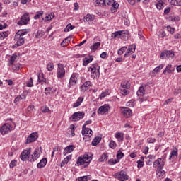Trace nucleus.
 Segmentation results:
<instances>
[{"mask_svg":"<svg viewBox=\"0 0 181 181\" xmlns=\"http://www.w3.org/2000/svg\"><path fill=\"white\" fill-rule=\"evenodd\" d=\"M90 160H93V156L84 154L78 158L76 166H80L81 165H84V163H90Z\"/></svg>","mask_w":181,"mask_h":181,"instance_id":"obj_1","label":"nucleus"},{"mask_svg":"<svg viewBox=\"0 0 181 181\" xmlns=\"http://www.w3.org/2000/svg\"><path fill=\"white\" fill-rule=\"evenodd\" d=\"M42 155V147H37L33 154H29L28 160L29 162H35L40 158Z\"/></svg>","mask_w":181,"mask_h":181,"instance_id":"obj_2","label":"nucleus"},{"mask_svg":"<svg viewBox=\"0 0 181 181\" xmlns=\"http://www.w3.org/2000/svg\"><path fill=\"white\" fill-rule=\"evenodd\" d=\"M91 74L90 76L92 78H95L97 76L100 75V66H98V64H93L92 66L90 67Z\"/></svg>","mask_w":181,"mask_h":181,"instance_id":"obj_3","label":"nucleus"},{"mask_svg":"<svg viewBox=\"0 0 181 181\" xmlns=\"http://www.w3.org/2000/svg\"><path fill=\"white\" fill-rule=\"evenodd\" d=\"M82 135L84 141H90V138H91V136L93 135V130L88 128H86V130H84V127H82Z\"/></svg>","mask_w":181,"mask_h":181,"instance_id":"obj_4","label":"nucleus"},{"mask_svg":"<svg viewBox=\"0 0 181 181\" xmlns=\"http://www.w3.org/2000/svg\"><path fill=\"white\" fill-rule=\"evenodd\" d=\"M30 21L29 13H25L21 16V19L18 22V25L20 26H22V25H28Z\"/></svg>","mask_w":181,"mask_h":181,"instance_id":"obj_5","label":"nucleus"},{"mask_svg":"<svg viewBox=\"0 0 181 181\" xmlns=\"http://www.w3.org/2000/svg\"><path fill=\"white\" fill-rule=\"evenodd\" d=\"M107 5L112 6L110 9L112 12H117L119 6V4H118L115 0H107Z\"/></svg>","mask_w":181,"mask_h":181,"instance_id":"obj_6","label":"nucleus"},{"mask_svg":"<svg viewBox=\"0 0 181 181\" xmlns=\"http://www.w3.org/2000/svg\"><path fill=\"white\" fill-rule=\"evenodd\" d=\"M175 57V52L172 50H165L164 52H161L160 57V59H166L167 57Z\"/></svg>","mask_w":181,"mask_h":181,"instance_id":"obj_7","label":"nucleus"},{"mask_svg":"<svg viewBox=\"0 0 181 181\" xmlns=\"http://www.w3.org/2000/svg\"><path fill=\"white\" fill-rule=\"evenodd\" d=\"M66 74V71L64 70V67L63 64H58V70H57V77L58 78H63Z\"/></svg>","mask_w":181,"mask_h":181,"instance_id":"obj_8","label":"nucleus"},{"mask_svg":"<svg viewBox=\"0 0 181 181\" xmlns=\"http://www.w3.org/2000/svg\"><path fill=\"white\" fill-rule=\"evenodd\" d=\"M115 176L120 181L128 180V175L125 174V172L124 171L116 173Z\"/></svg>","mask_w":181,"mask_h":181,"instance_id":"obj_9","label":"nucleus"},{"mask_svg":"<svg viewBox=\"0 0 181 181\" xmlns=\"http://www.w3.org/2000/svg\"><path fill=\"white\" fill-rule=\"evenodd\" d=\"M153 168H158V169H163L165 166V162L163 158H158L153 163Z\"/></svg>","mask_w":181,"mask_h":181,"instance_id":"obj_10","label":"nucleus"},{"mask_svg":"<svg viewBox=\"0 0 181 181\" xmlns=\"http://www.w3.org/2000/svg\"><path fill=\"white\" fill-rule=\"evenodd\" d=\"M84 115H86L84 112H76L72 115L71 118L72 119H76V121H80V119L84 118Z\"/></svg>","mask_w":181,"mask_h":181,"instance_id":"obj_11","label":"nucleus"},{"mask_svg":"<svg viewBox=\"0 0 181 181\" xmlns=\"http://www.w3.org/2000/svg\"><path fill=\"white\" fill-rule=\"evenodd\" d=\"M108 110H110V105L105 104L103 106H100L98 110V114H100L101 115L105 114V112H108Z\"/></svg>","mask_w":181,"mask_h":181,"instance_id":"obj_12","label":"nucleus"},{"mask_svg":"<svg viewBox=\"0 0 181 181\" xmlns=\"http://www.w3.org/2000/svg\"><path fill=\"white\" fill-rule=\"evenodd\" d=\"M37 138V132L31 133L30 136L27 138L25 144H31V142H35V141H36Z\"/></svg>","mask_w":181,"mask_h":181,"instance_id":"obj_13","label":"nucleus"},{"mask_svg":"<svg viewBox=\"0 0 181 181\" xmlns=\"http://www.w3.org/2000/svg\"><path fill=\"white\" fill-rule=\"evenodd\" d=\"M29 155H30V148H29L28 150H24L20 158L21 159V160H23V162L26 161V159H28V158H29Z\"/></svg>","mask_w":181,"mask_h":181,"instance_id":"obj_14","label":"nucleus"},{"mask_svg":"<svg viewBox=\"0 0 181 181\" xmlns=\"http://www.w3.org/2000/svg\"><path fill=\"white\" fill-rule=\"evenodd\" d=\"M122 114H123L124 117L126 118H129V117L132 116V110L129 107H124L122 110Z\"/></svg>","mask_w":181,"mask_h":181,"instance_id":"obj_15","label":"nucleus"},{"mask_svg":"<svg viewBox=\"0 0 181 181\" xmlns=\"http://www.w3.org/2000/svg\"><path fill=\"white\" fill-rule=\"evenodd\" d=\"M11 131V125L9 124H4L0 129V132L3 135Z\"/></svg>","mask_w":181,"mask_h":181,"instance_id":"obj_16","label":"nucleus"},{"mask_svg":"<svg viewBox=\"0 0 181 181\" xmlns=\"http://www.w3.org/2000/svg\"><path fill=\"white\" fill-rule=\"evenodd\" d=\"M90 87H91V82L90 81H87L81 86V91H83V93H86L87 90H90Z\"/></svg>","mask_w":181,"mask_h":181,"instance_id":"obj_17","label":"nucleus"},{"mask_svg":"<svg viewBox=\"0 0 181 181\" xmlns=\"http://www.w3.org/2000/svg\"><path fill=\"white\" fill-rule=\"evenodd\" d=\"M74 149H76V146L74 145L67 146L64 150L63 155L66 156L67 155V153H71V152H73Z\"/></svg>","mask_w":181,"mask_h":181,"instance_id":"obj_18","label":"nucleus"},{"mask_svg":"<svg viewBox=\"0 0 181 181\" xmlns=\"http://www.w3.org/2000/svg\"><path fill=\"white\" fill-rule=\"evenodd\" d=\"M47 163V158H42L40 160V163L37 165V168L38 169H42V168H45Z\"/></svg>","mask_w":181,"mask_h":181,"instance_id":"obj_19","label":"nucleus"},{"mask_svg":"<svg viewBox=\"0 0 181 181\" xmlns=\"http://www.w3.org/2000/svg\"><path fill=\"white\" fill-rule=\"evenodd\" d=\"M25 43V38L22 37H18V40L16 43L13 46V47H19V46H22Z\"/></svg>","mask_w":181,"mask_h":181,"instance_id":"obj_20","label":"nucleus"},{"mask_svg":"<svg viewBox=\"0 0 181 181\" xmlns=\"http://www.w3.org/2000/svg\"><path fill=\"white\" fill-rule=\"evenodd\" d=\"M125 35V31L124 30H119V31H116L112 34V37H119V36H122V35Z\"/></svg>","mask_w":181,"mask_h":181,"instance_id":"obj_21","label":"nucleus"},{"mask_svg":"<svg viewBox=\"0 0 181 181\" xmlns=\"http://www.w3.org/2000/svg\"><path fill=\"white\" fill-rule=\"evenodd\" d=\"M172 69V64H169L163 71V74H169L175 71V68Z\"/></svg>","mask_w":181,"mask_h":181,"instance_id":"obj_22","label":"nucleus"},{"mask_svg":"<svg viewBox=\"0 0 181 181\" xmlns=\"http://www.w3.org/2000/svg\"><path fill=\"white\" fill-rule=\"evenodd\" d=\"M90 58H84L83 61V66H87L88 64V63H91L93 62V60L94 59V58L93 57V56H90Z\"/></svg>","mask_w":181,"mask_h":181,"instance_id":"obj_23","label":"nucleus"},{"mask_svg":"<svg viewBox=\"0 0 181 181\" xmlns=\"http://www.w3.org/2000/svg\"><path fill=\"white\" fill-rule=\"evenodd\" d=\"M71 40V37H67L66 38H65L62 42H61V46L62 47H66V46H68V43L69 42H70Z\"/></svg>","mask_w":181,"mask_h":181,"instance_id":"obj_24","label":"nucleus"},{"mask_svg":"<svg viewBox=\"0 0 181 181\" xmlns=\"http://www.w3.org/2000/svg\"><path fill=\"white\" fill-rule=\"evenodd\" d=\"M100 141H101V137L100 136L95 137L91 143L92 146H97V145L100 144Z\"/></svg>","mask_w":181,"mask_h":181,"instance_id":"obj_25","label":"nucleus"},{"mask_svg":"<svg viewBox=\"0 0 181 181\" xmlns=\"http://www.w3.org/2000/svg\"><path fill=\"white\" fill-rule=\"evenodd\" d=\"M28 33V32L25 31V30H19L16 35V37H22V36H25V35H26Z\"/></svg>","mask_w":181,"mask_h":181,"instance_id":"obj_26","label":"nucleus"},{"mask_svg":"<svg viewBox=\"0 0 181 181\" xmlns=\"http://www.w3.org/2000/svg\"><path fill=\"white\" fill-rule=\"evenodd\" d=\"M144 94H145V89L144 88V86H140L137 90V95L138 97H142Z\"/></svg>","mask_w":181,"mask_h":181,"instance_id":"obj_27","label":"nucleus"},{"mask_svg":"<svg viewBox=\"0 0 181 181\" xmlns=\"http://www.w3.org/2000/svg\"><path fill=\"white\" fill-rule=\"evenodd\" d=\"M70 159H71V155L68 156L64 159V160L61 163V166L63 167L64 165H67Z\"/></svg>","mask_w":181,"mask_h":181,"instance_id":"obj_28","label":"nucleus"},{"mask_svg":"<svg viewBox=\"0 0 181 181\" xmlns=\"http://www.w3.org/2000/svg\"><path fill=\"white\" fill-rule=\"evenodd\" d=\"M100 46H101L100 42H95V44L90 46V50L95 52V50H97L98 47H100Z\"/></svg>","mask_w":181,"mask_h":181,"instance_id":"obj_29","label":"nucleus"},{"mask_svg":"<svg viewBox=\"0 0 181 181\" xmlns=\"http://www.w3.org/2000/svg\"><path fill=\"white\" fill-rule=\"evenodd\" d=\"M88 179H91L90 175H85L83 177H79L78 179H76V181H88Z\"/></svg>","mask_w":181,"mask_h":181,"instance_id":"obj_30","label":"nucleus"},{"mask_svg":"<svg viewBox=\"0 0 181 181\" xmlns=\"http://www.w3.org/2000/svg\"><path fill=\"white\" fill-rule=\"evenodd\" d=\"M16 59H18V55L13 54L10 58L8 66H12V64H13V62L16 60Z\"/></svg>","mask_w":181,"mask_h":181,"instance_id":"obj_31","label":"nucleus"},{"mask_svg":"<svg viewBox=\"0 0 181 181\" xmlns=\"http://www.w3.org/2000/svg\"><path fill=\"white\" fill-rule=\"evenodd\" d=\"M84 22H88V23H90L93 21V16L90 14H87L86 16L83 18Z\"/></svg>","mask_w":181,"mask_h":181,"instance_id":"obj_32","label":"nucleus"},{"mask_svg":"<svg viewBox=\"0 0 181 181\" xmlns=\"http://www.w3.org/2000/svg\"><path fill=\"white\" fill-rule=\"evenodd\" d=\"M77 83V80H76V76L72 75L69 80V84L70 86H74Z\"/></svg>","mask_w":181,"mask_h":181,"instance_id":"obj_33","label":"nucleus"},{"mask_svg":"<svg viewBox=\"0 0 181 181\" xmlns=\"http://www.w3.org/2000/svg\"><path fill=\"white\" fill-rule=\"evenodd\" d=\"M104 160H108L107 153H104L99 158V162H104Z\"/></svg>","mask_w":181,"mask_h":181,"instance_id":"obj_34","label":"nucleus"},{"mask_svg":"<svg viewBox=\"0 0 181 181\" xmlns=\"http://www.w3.org/2000/svg\"><path fill=\"white\" fill-rule=\"evenodd\" d=\"M43 36H45V31L42 30H38L35 35L36 39H40V37H43Z\"/></svg>","mask_w":181,"mask_h":181,"instance_id":"obj_35","label":"nucleus"},{"mask_svg":"<svg viewBox=\"0 0 181 181\" xmlns=\"http://www.w3.org/2000/svg\"><path fill=\"white\" fill-rule=\"evenodd\" d=\"M121 87H122V88L128 89L130 87L129 83L127 81H123V82L121 83Z\"/></svg>","mask_w":181,"mask_h":181,"instance_id":"obj_36","label":"nucleus"},{"mask_svg":"<svg viewBox=\"0 0 181 181\" xmlns=\"http://www.w3.org/2000/svg\"><path fill=\"white\" fill-rule=\"evenodd\" d=\"M136 49V45L133 44L129 46L127 50L132 53H135Z\"/></svg>","mask_w":181,"mask_h":181,"instance_id":"obj_37","label":"nucleus"},{"mask_svg":"<svg viewBox=\"0 0 181 181\" xmlns=\"http://www.w3.org/2000/svg\"><path fill=\"white\" fill-rule=\"evenodd\" d=\"M171 5H174L175 6H180L181 0H171Z\"/></svg>","mask_w":181,"mask_h":181,"instance_id":"obj_38","label":"nucleus"},{"mask_svg":"<svg viewBox=\"0 0 181 181\" xmlns=\"http://www.w3.org/2000/svg\"><path fill=\"white\" fill-rule=\"evenodd\" d=\"M163 4H165V3L163 2V0L158 1L157 4H156L157 9H159V11H160V9H162V8L163 6Z\"/></svg>","mask_w":181,"mask_h":181,"instance_id":"obj_39","label":"nucleus"},{"mask_svg":"<svg viewBox=\"0 0 181 181\" xmlns=\"http://www.w3.org/2000/svg\"><path fill=\"white\" fill-rule=\"evenodd\" d=\"M54 69V64L52 62H49L47 65V69L48 71H52Z\"/></svg>","mask_w":181,"mask_h":181,"instance_id":"obj_40","label":"nucleus"},{"mask_svg":"<svg viewBox=\"0 0 181 181\" xmlns=\"http://www.w3.org/2000/svg\"><path fill=\"white\" fill-rule=\"evenodd\" d=\"M109 146L111 149H115L117 148V143L114 140H111L109 143Z\"/></svg>","mask_w":181,"mask_h":181,"instance_id":"obj_41","label":"nucleus"},{"mask_svg":"<svg viewBox=\"0 0 181 181\" xmlns=\"http://www.w3.org/2000/svg\"><path fill=\"white\" fill-rule=\"evenodd\" d=\"M76 28L74 25H72L71 23L67 25L66 28L64 29V32H69V30H73Z\"/></svg>","mask_w":181,"mask_h":181,"instance_id":"obj_42","label":"nucleus"},{"mask_svg":"<svg viewBox=\"0 0 181 181\" xmlns=\"http://www.w3.org/2000/svg\"><path fill=\"white\" fill-rule=\"evenodd\" d=\"M53 18H54V13H51L45 17V22H47V21H52Z\"/></svg>","mask_w":181,"mask_h":181,"instance_id":"obj_43","label":"nucleus"},{"mask_svg":"<svg viewBox=\"0 0 181 181\" xmlns=\"http://www.w3.org/2000/svg\"><path fill=\"white\" fill-rule=\"evenodd\" d=\"M157 176H159V177H160V176H165V170L162 169H159L157 170Z\"/></svg>","mask_w":181,"mask_h":181,"instance_id":"obj_44","label":"nucleus"},{"mask_svg":"<svg viewBox=\"0 0 181 181\" xmlns=\"http://www.w3.org/2000/svg\"><path fill=\"white\" fill-rule=\"evenodd\" d=\"M122 158H124V153H122L121 150H119L117 153V158L118 160H119V159H122Z\"/></svg>","mask_w":181,"mask_h":181,"instance_id":"obj_45","label":"nucleus"},{"mask_svg":"<svg viewBox=\"0 0 181 181\" xmlns=\"http://www.w3.org/2000/svg\"><path fill=\"white\" fill-rule=\"evenodd\" d=\"M96 4L99 5V6H105V0H96Z\"/></svg>","mask_w":181,"mask_h":181,"instance_id":"obj_46","label":"nucleus"},{"mask_svg":"<svg viewBox=\"0 0 181 181\" xmlns=\"http://www.w3.org/2000/svg\"><path fill=\"white\" fill-rule=\"evenodd\" d=\"M119 162V160L118 159H110L108 160V165H115L116 163H118Z\"/></svg>","mask_w":181,"mask_h":181,"instance_id":"obj_47","label":"nucleus"},{"mask_svg":"<svg viewBox=\"0 0 181 181\" xmlns=\"http://www.w3.org/2000/svg\"><path fill=\"white\" fill-rule=\"evenodd\" d=\"M174 95H181V88H177L175 89L174 93H173Z\"/></svg>","mask_w":181,"mask_h":181,"instance_id":"obj_48","label":"nucleus"},{"mask_svg":"<svg viewBox=\"0 0 181 181\" xmlns=\"http://www.w3.org/2000/svg\"><path fill=\"white\" fill-rule=\"evenodd\" d=\"M8 36H9L8 32H3L0 33V39H5V37H8Z\"/></svg>","mask_w":181,"mask_h":181,"instance_id":"obj_49","label":"nucleus"},{"mask_svg":"<svg viewBox=\"0 0 181 181\" xmlns=\"http://www.w3.org/2000/svg\"><path fill=\"white\" fill-rule=\"evenodd\" d=\"M38 81L39 83H41L42 86H46L47 84V82H46V79L43 78L40 79V76H38Z\"/></svg>","mask_w":181,"mask_h":181,"instance_id":"obj_50","label":"nucleus"},{"mask_svg":"<svg viewBox=\"0 0 181 181\" xmlns=\"http://www.w3.org/2000/svg\"><path fill=\"white\" fill-rule=\"evenodd\" d=\"M127 107H134L135 105V100L132 99L127 103Z\"/></svg>","mask_w":181,"mask_h":181,"instance_id":"obj_51","label":"nucleus"},{"mask_svg":"<svg viewBox=\"0 0 181 181\" xmlns=\"http://www.w3.org/2000/svg\"><path fill=\"white\" fill-rule=\"evenodd\" d=\"M162 69H163V64H160V66L155 68L153 71H155V73H159Z\"/></svg>","mask_w":181,"mask_h":181,"instance_id":"obj_52","label":"nucleus"},{"mask_svg":"<svg viewBox=\"0 0 181 181\" xmlns=\"http://www.w3.org/2000/svg\"><path fill=\"white\" fill-rule=\"evenodd\" d=\"M158 37H165V36H166V33L161 30L158 32Z\"/></svg>","mask_w":181,"mask_h":181,"instance_id":"obj_53","label":"nucleus"},{"mask_svg":"<svg viewBox=\"0 0 181 181\" xmlns=\"http://www.w3.org/2000/svg\"><path fill=\"white\" fill-rule=\"evenodd\" d=\"M90 124H93V121L88 120L85 122V124L83 126V130L87 131V128L86 127V125H90Z\"/></svg>","mask_w":181,"mask_h":181,"instance_id":"obj_54","label":"nucleus"},{"mask_svg":"<svg viewBox=\"0 0 181 181\" xmlns=\"http://www.w3.org/2000/svg\"><path fill=\"white\" fill-rule=\"evenodd\" d=\"M115 138L119 139V141H124V136L121 135V133H116Z\"/></svg>","mask_w":181,"mask_h":181,"instance_id":"obj_55","label":"nucleus"},{"mask_svg":"<svg viewBox=\"0 0 181 181\" xmlns=\"http://www.w3.org/2000/svg\"><path fill=\"white\" fill-rule=\"evenodd\" d=\"M167 30L168 32H169V33H170L171 35H173V33H175V28H172L170 26H167Z\"/></svg>","mask_w":181,"mask_h":181,"instance_id":"obj_56","label":"nucleus"},{"mask_svg":"<svg viewBox=\"0 0 181 181\" xmlns=\"http://www.w3.org/2000/svg\"><path fill=\"white\" fill-rule=\"evenodd\" d=\"M41 111L42 112L46 113V112H49L50 111V109H49L47 106H45L41 108Z\"/></svg>","mask_w":181,"mask_h":181,"instance_id":"obj_57","label":"nucleus"},{"mask_svg":"<svg viewBox=\"0 0 181 181\" xmlns=\"http://www.w3.org/2000/svg\"><path fill=\"white\" fill-rule=\"evenodd\" d=\"M127 50V47H123L118 50V54H124V52Z\"/></svg>","mask_w":181,"mask_h":181,"instance_id":"obj_58","label":"nucleus"},{"mask_svg":"<svg viewBox=\"0 0 181 181\" xmlns=\"http://www.w3.org/2000/svg\"><path fill=\"white\" fill-rule=\"evenodd\" d=\"M137 168L138 169H141V168H143L144 167V161L141 160H139L137 161Z\"/></svg>","mask_w":181,"mask_h":181,"instance_id":"obj_59","label":"nucleus"},{"mask_svg":"<svg viewBox=\"0 0 181 181\" xmlns=\"http://www.w3.org/2000/svg\"><path fill=\"white\" fill-rule=\"evenodd\" d=\"M177 156V151L173 150L170 153V158H176Z\"/></svg>","mask_w":181,"mask_h":181,"instance_id":"obj_60","label":"nucleus"},{"mask_svg":"<svg viewBox=\"0 0 181 181\" xmlns=\"http://www.w3.org/2000/svg\"><path fill=\"white\" fill-rule=\"evenodd\" d=\"M128 90L127 88H122L121 89V93L122 94V95H128Z\"/></svg>","mask_w":181,"mask_h":181,"instance_id":"obj_61","label":"nucleus"},{"mask_svg":"<svg viewBox=\"0 0 181 181\" xmlns=\"http://www.w3.org/2000/svg\"><path fill=\"white\" fill-rule=\"evenodd\" d=\"M42 15H43V11H40L38 13H37L34 16V19H39V18H40V16H42Z\"/></svg>","mask_w":181,"mask_h":181,"instance_id":"obj_62","label":"nucleus"},{"mask_svg":"<svg viewBox=\"0 0 181 181\" xmlns=\"http://www.w3.org/2000/svg\"><path fill=\"white\" fill-rule=\"evenodd\" d=\"M27 87H33V79L32 78H30L29 82L27 83Z\"/></svg>","mask_w":181,"mask_h":181,"instance_id":"obj_63","label":"nucleus"},{"mask_svg":"<svg viewBox=\"0 0 181 181\" xmlns=\"http://www.w3.org/2000/svg\"><path fill=\"white\" fill-rule=\"evenodd\" d=\"M15 166H16V160H13L10 163V168H15Z\"/></svg>","mask_w":181,"mask_h":181,"instance_id":"obj_64","label":"nucleus"}]
</instances>
